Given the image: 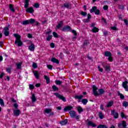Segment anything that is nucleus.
Returning a JSON list of instances; mask_svg holds the SVG:
<instances>
[{
	"label": "nucleus",
	"mask_w": 128,
	"mask_h": 128,
	"mask_svg": "<svg viewBox=\"0 0 128 128\" xmlns=\"http://www.w3.org/2000/svg\"><path fill=\"white\" fill-rule=\"evenodd\" d=\"M93 94L95 96H100V94H104V90L102 88H100L98 90V92L97 90L98 88L96 87V86L94 85L93 86Z\"/></svg>",
	"instance_id": "f257e3e1"
},
{
	"label": "nucleus",
	"mask_w": 128,
	"mask_h": 128,
	"mask_svg": "<svg viewBox=\"0 0 128 128\" xmlns=\"http://www.w3.org/2000/svg\"><path fill=\"white\" fill-rule=\"evenodd\" d=\"M14 36L16 38V40H15V44H18V46H22V41L20 40L22 36L18 34H14Z\"/></svg>",
	"instance_id": "f03ea898"
},
{
	"label": "nucleus",
	"mask_w": 128,
	"mask_h": 128,
	"mask_svg": "<svg viewBox=\"0 0 128 128\" xmlns=\"http://www.w3.org/2000/svg\"><path fill=\"white\" fill-rule=\"evenodd\" d=\"M35 20L34 18H30L29 20H26L22 22V24L26 26V24H34Z\"/></svg>",
	"instance_id": "7ed1b4c3"
},
{
	"label": "nucleus",
	"mask_w": 128,
	"mask_h": 128,
	"mask_svg": "<svg viewBox=\"0 0 128 128\" xmlns=\"http://www.w3.org/2000/svg\"><path fill=\"white\" fill-rule=\"evenodd\" d=\"M2 32L4 34L5 36H10V28L8 27H4Z\"/></svg>",
	"instance_id": "20e7f679"
},
{
	"label": "nucleus",
	"mask_w": 128,
	"mask_h": 128,
	"mask_svg": "<svg viewBox=\"0 0 128 128\" xmlns=\"http://www.w3.org/2000/svg\"><path fill=\"white\" fill-rule=\"evenodd\" d=\"M54 96H56V98H58L60 100H62L63 102H66V98H64L63 96L60 95L58 93H54Z\"/></svg>",
	"instance_id": "39448f33"
},
{
	"label": "nucleus",
	"mask_w": 128,
	"mask_h": 128,
	"mask_svg": "<svg viewBox=\"0 0 128 128\" xmlns=\"http://www.w3.org/2000/svg\"><path fill=\"white\" fill-rule=\"evenodd\" d=\"M112 116H114V118H118V113L116 112L114 110H112L111 111Z\"/></svg>",
	"instance_id": "423d86ee"
},
{
	"label": "nucleus",
	"mask_w": 128,
	"mask_h": 128,
	"mask_svg": "<svg viewBox=\"0 0 128 128\" xmlns=\"http://www.w3.org/2000/svg\"><path fill=\"white\" fill-rule=\"evenodd\" d=\"M69 114L72 118H76V112L74 110H70L69 112Z\"/></svg>",
	"instance_id": "0eeeda50"
},
{
	"label": "nucleus",
	"mask_w": 128,
	"mask_h": 128,
	"mask_svg": "<svg viewBox=\"0 0 128 128\" xmlns=\"http://www.w3.org/2000/svg\"><path fill=\"white\" fill-rule=\"evenodd\" d=\"M118 126L120 128H126V121L123 120L122 122V124H119Z\"/></svg>",
	"instance_id": "6e6552de"
},
{
	"label": "nucleus",
	"mask_w": 128,
	"mask_h": 128,
	"mask_svg": "<svg viewBox=\"0 0 128 128\" xmlns=\"http://www.w3.org/2000/svg\"><path fill=\"white\" fill-rule=\"evenodd\" d=\"M72 30V28L69 26H64L62 28L63 32H70Z\"/></svg>",
	"instance_id": "1a4fd4ad"
},
{
	"label": "nucleus",
	"mask_w": 128,
	"mask_h": 128,
	"mask_svg": "<svg viewBox=\"0 0 128 128\" xmlns=\"http://www.w3.org/2000/svg\"><path fill=\"white\" fill-rule=\"evenodd\" d=\"M128 81H126L122 82V86L123 88L125 89L126 92H128Z\"/></svg>",
	"instance_id": "9d476101"
},
{
	"label": "nucleus",
	"mask_w": 128,
	"mask_h": 128,
	"mask_svg": "<svg viewBox=\"0 0 128 128\" xmlns=\"http://www.w3.org/2000/svg\"><path fill=\"white\" fill-rule=\"evenodd\" d=\"M62 8H72V4L70 3H64Z\"/></svg>",
	"instance_id": "9b49d317"
},
{
	"label": "nucleus",
	"mask_w": 128,
	"mask_h": 128,
	"mask_svg": "<svg viewBox=\"0 0 128 128\" xmlns=\"http://www.w3.org/2000/svg\"><path fill=\"white\" fill-rule=\"evenodd\" d=\"M14 116H18L20 114V110H14Z\"/></svg>",
	"instance_id": "f8f14e48"
},
{
	"label": "nucleus",
	"mask_w": 128,
	"mask_h": 128,
	"mask_svg": "<svg viewBox=\"0 0 128 128\" xmlns=\"http://www.w3.org/2000/svg\"><path fill=\"white\" fill-rule=\"evenodd\" d=\"M26 12H30V14H32L34 12V8L32 7H30L29 8H26Z\"/></svg>",
	"instance_id": "ddd939ff"
},
{
	"label": "nucleus",
	"mask_w": 128,
	"mask_h": 128,
	"mask_svg": "<svg viewBox=\"0 0 128 128\" xmlns=\"http://www.w3.org/2000/svg\"><path fill=\"white\" fill-rule=\"evenodd\" d=\"M24 2L25 4L24 8H28V6H30V0H24Z\"/></svg>",
	"instance_id": "4468645a"
},
{
	"label": "nucleus",
	"mask_w": 128,
	"mask_h": 128,
	"mask_svg": "<svg viewBox=\"0 0 128 128\" xmlns=\"http://www.w3.org/2000/svg\"><path fill=\"white\" fill-rule=\"evenodd\" d=\"M35 46L34 44H31L30 46H28V50H30V52H34V50Z\"/></svg>",
	"instance_id": "2eb2a0df"
},
{
	"label": "nucleus",
	"mask_w": 128,
	"mask_h": 128,
	"mask_svg": "<svg viewBox=\"0 0 128 128\" xmlns=\"http://www.w3.org/2000/svg\"><path fill=\"white\" fill-rule=\"evenodd\" d=\"M64 24V22L60 21L58 25H56V28L58 30L62 28V25Z\"/></svg>",
	"instance_id": "dca6fc26"
},
{
	"label": "nucleus",
	"mask_w": 128,
	"mask_h": 128,
	"mask_svg": "<svg viewBox=\"0 0 128 128\" xmlns=\"http://www.w3.org/2000/svg\"><path fill=\"white\" fill-rule=\"evenodd\" d=\"M88 126H92V128H96V124H94L92 121L88 122Z\"/></svg>",
	"instance_id": "f3484780"
},
{
	"label": "nucleus",
	"mask_w": 128,
	"mask_h": 128,
	"mask_svg": "<svg viewBox=\"0 0 128 128\" xmlns=\"http://www.w3.org/2000/svg\"><path fill=\"white\" fill-rule=\"evenodd\" d=\"M97 10L98 7L96 6H92V9L90 10V12H91V14H92V12H96Z\"/></svg>",
	"instance_id": "a211bd4d"
},
{
	"label": "nucleus",
	"mask_w": 128,
	"mask_h": 128,
	"mask_svg": "<svg viewBox=\"0 0 128 128\" xmlns=\"http://www.w3.org/2000/svg\"><path fill=\"white\" fill-rule=\"evenodd\" d=\"M72 108V106H66L64 108V112H67V110H70Z\"/></svg>",
	"instance_id": "6ab92c4d"
},
{
	"label": "nucleus",
	"mask_w": 128,
	"mask_h": 128,
	"mask_svg": "<svg viewBox=\"0 0 128 128\" xmlns=\"http://www.w3.org/2000/svg\"><path fill=\"white\" fill-rule=\"evenodd\" d=\"M16 68H17L18 70H20V68H22V63L21 62L16 63Z\"/></svg>",
	"instance_id": "aec40b11"
},
{
	"label": "nucleus",
	"mask_w": 128,
	"mask_h": 128,
	"mask_svg": "<svg viewBox=\"0 0 128 128\" xmlns=\"http://www.w3.org/2000/svg\"><path fill=\"white\" fill-rule=\"evenodd\" d=\"M68 119H66L64 120L63 121H61L60 122V124H62V126H65L66 124H68Z\"/></svg>",
	"instance_id": "412c9836"
},
{
	"label": "nucleus",
	"mask_w": 128,
	"mask_h": 128,
	"mask_svg": "<svg viewBox=\"0 0 128 128\" xmlns=\"http://www.w3.org/2000/svg\"><path fill=\"white\" fill-rule=\"evenodd\" d=\"M9 8H10V10L12 12H14L16 10H14V5L12 4H9Z\"/></svg>",
	"instance_id": "4be33fe9"
},
{
	"label": "nucleus",
	"mask_w": 128,
	"mask_h": 128,
	"mask_svg": "<svg viewBox=\"0 0 128 128\" xmlns=\"http://www.w3.org/2000/svg\"><path fill=\"white\" fill-rule=\"evenodd\" d=\"M104 70H106V72H110V66H105Z\"/></svg>",
	"instance_id": "5701e85b"
},
{
	"label": "nucleus",
	"mask_w": 128,
	"mask_h": 128,
	"mask_svg": "<svg viewBox=\"0 0 128 128\" xmlns=\"http://www.w3.org/2000/svg\"><path fill=\"white\" fill-rule=\"evenodd\" d=\"M112 104H114V101H110L108 102L106 106V108H111V106H112Z\"/></svg>",
	"instance_id": "b1692460"
},
{
	"label": "nucleus",
	"mask_w": 128,
	"mask_h": 128,
	"mask_svg": "<svg viewBox=\"0 0 128 128\" xmlns=\"http://www.w3.org/2000/svg\"><path fill=\"white\" fill-rule=\"evenodd\" d=\"M117 94H118V96H120V98H121V100H124V94H122L120 92V91H118Z\"/></svg>",
	"instance_id": "393cba45"
},
{
	"label": "nucleus",
	"mask_w": 128,
	"mask_h": 128,
	"mask_svg": "<svg viewBox=\"0 0 128 128\" xmlns=\"http://www.w3.org/2000/svg\"><path fill=\"white\" fill-rule=\"evenodd\" d=\"M51 62H55L56 64H60V61H58V60L54 58H52Z\"/></svg>",
	"instance_id": "a878e982"
},
{
	"label": "nucleus",
	"mask_w": 128,
	"mask_h": 128,
	"mask_svg": "<svg viewBox=\"0 0 128 128\" xmlns=\"http://www.w3.org/2000/svg\"><path fill=\"white\" fill-rule=\"evenodd\" d=\"M44 78L45 80H46V84H50V77H48V76H44Z\"/></svg>",
	"instance_id": "bb28decb"
},
{
	"label": "nucleus",
	"mask_w": 128,
	"mask_h": 128,
	"mask_svg": "<svg viewBox=\"0 0 128 128\" xmlns=\"http://www.w3.org/2000/svg\"><path fill=\"white\" fill-rule=\"evenodd\" d=\"M31 99L32 100V102H36V98L34 94H32Z\"/></svg>",
	"instance_id": "cd10ccee"
},
{
	"label": "nucleus",
	"mask_w": 128,
	"mask_h": 128,
	"mask_svg": "<svg viewBox=\"0 0 128 128\" xmlns=\"http://www.w3.org/2000/svg\"><path fill=\"white\" fill-rule=\"evenodd\" d=\"M105 56H112V52L108 51H106L104 52Z\"/></svg>",
	"instance_id": "c85d7f7f"
},
{
	"label": "nucleus",
	"mask_w": 128,
	"mask_h": 128,
	"mask_svg": "<svg viewBox=\"0 0 128 128\" xmlns=\"http://www.w3.org/2000/svg\"><path fill=\"white\" fill-rule=\"evenodd\" d=\"M88 99H86V98L82 99V104H84V106H86V104H88Z\"/></svg>",
	"instance_id": "c756f323"
},
{
	"label": "nucleus",
	"mask_w": 128,
	"mask_h": 128,
	"mask_svg": "<svg viewBox=\"0 0 128 128\" xmlns=\"http://www.w3.org/2000/svg\"><path fill=\"white\" fill-rule=\"evenodd\" d=\"M34 76L36 78L38 79L40 78V75H38V71H35L34 72Z\"/></svg>",
	"instance_id": "7c9ffc66"
},
{
	"label": "nucleus",
	"mask_w": 128,
	"mask_h": 128,
	"mask_svg": "<svg viewBox=\"0 0 128 128\" xmlns=\"http://www.w3.org/2000/svg\"><path fill=\"white\" fill-rule=\"evenodd\" d=\"M78 110L79 114H81L82 112H84V109H82L81 106H78Z\"/></svg>",
	"instance_id": "2f4dec72"
},
{
	"label": "nucleus",
	"mask_w": 128,
	"mask_h": 128,
	"mask_svg": "<svg viewBox=\"0 0 128 128\" xmlns=\"http://www.w3.org/2000/svg\"><path fill=\"white\" fill-rule=\"evenodd\" d=\"M44 112H46V114H50V112H52V109L46 108L44 110Z\"/></svg>",
	"instance_id": "473e14b6"
},
{
	"label": "nucleus",
	"mask_w": 128,
	"mask_h": 128,
	"mask_svg": "<svg viewBox=\"0 0 128 128\" xmlns=\"http://www.w3.org/2000/svg\"><path fill=\"white\" fill-rule=\"evenodd\" d=\"M98 116L100 118V120H102V118H104V114H102V112H98Z\"/></svg>",
	"instance_id": "72a5a7b5"
},
{
	"label": "nucleus",
	"mask_w": 128,
	"mask_h": 128,
	"mask_svg": "<svg viewBox=\"0 0 128 128\" xmlns=\"http://www.w3.org/2000/svg\"><path fill=\"white\" fill-rule=\"evenodd\" d=\"M52 88L54 92H56L58 90V88L55 85H54L53 86H52Z\"/></svg>",
	"instance_id": "f704fd0d"
},
{
	"label": "nucleus",
	"mask_w": 128,
	"mask_h": 128,
	"mask_svg": "<svg viewBox=\"0 0 128 128\" xmlns=\"http://www.w3.org/2000/svg\"><path fill=\"white\" fill-rule=\"evenodd\" d=\"M82 98H84V96L82 95H81V96L76 95L75 96V98H77L78 100H82Z\"/></svg>",
	"instance_id": "c9c22d12"
},
{
	"label": "nucleus",
	"mask_w": 128,
	"mask_h": 128,
	"mask_svg": "<svg viewBox=\"0 0 128 128\" xmlns=\"http://www.w3.org/2000/svg\"><path fill=\"white\" fill-rule=\"evenodd\" d=\"M0 104L2 106H4V100L0 98Z\"/></svg>",
	"instance_id": "e433bc0d"
},
{
	"label": "nucleus",
	"mask_w": 128,
	"mask_h": 128,
	"mask_svg": "<svg viewBox=\"0 0 128 128\" xmlns=\"http://www.w3.org/2000/svg\"><path fill=\"white\" fill-rule=\"evenodd\" d=\"M123 106H124V108H126L127 106H128V102L126 101H124L123 102V104H122Z\"/></svg>",
	"instance_id": "4c0bfd02"
},
{
	"label": "nucleus",
	"mask_w": 128,
	"mask_h": 128,
	"mask_svg": "<svg viewBox=\"0 0 128 128\" xmlns=\"http://www.w3.org/2000/svg\"><path fill=\"white\" fill-rule=\"evenodd\" d=\"M121 118H128V116H126L124 112H122L120 114Z\"/></svg>",
	"instance_id": "58836bf2"
},
{
	"label": "nucleus",
	"mask_w": 128,
	"mask_h": 128,
	"mask_svg": "<svg viewBox=\"0 0 128 128\" xmlns=\"http://www.w3.org/2000/svg\"><path fill=\"white\" fill-rule=\"evenodd\" d=\"M92 32H98V28H96V27H94L93 29H92Z\"/></svg>",
	"instance_id": "ea45409f"
},
{
	"label": "nucleus",
	"mask_w": 128,
	"mask_h": 128,
	"mask_svg": "<svg viewBox=\"0 0 128 128\" xmlns=\"http://www.w3.org/2000/svg\"><path fill=\"white\" fill-rule=\"evenodd\" d=\"M88 44H90V40H86L84 42V46H88Z\"/></svg>",
	"instance_id": "a19ab883"
},
{
	"label": "nucleus",
	"mask_w": 128,
	"mask_h": 128,
	"mask_svg": "<svg viewBox=\"0 0 128 128\" xmlns=\"http://www.w3.org/2000/svg\"><path fill=\"white\" fill-rule=\"evenodd\" d=\"M56 84H58V86H60V84H62V82L60 80H56L55 81Z\"/></svg>",
	"instance_id": "79ce46f5"
},
{
	"label": "nucleus",
	"mask_w": 128,
	"mask_h": 128,
	"mask_svg": "<svg viewBox=\"0 0 128 128\" xmlns=\"http://www.w3.org/2000/svg\"><path fill=\"white\" fill-rule=\"evenodd\" d=\"M52 35H49L48 37L46 38V40H48L50 42V40H52Z\"/></svg>",
	"instance_id": "37998d69"
},
{
	"label": "nucleus",
	"mask_w": 128,
	"mask_h": 128,
	"mask_svg": "<svg viewBox=\"0 0 128 128\" xmlns=\"http://www.w3.org/2000/svg\"><path fill=\"white\" fill-rule=\"evenodd\" d=\"M34 6L36 8H40V4L38 3L34 4Z\"/></svg>",
	"instance_id": "c03bdc74"
},
{
	"label": "nucleus",
	"mask_w": 128,
	"mask_h": 128,
	"mask_svg": "<svg viewBox=\"0 0 128 128\" xmlns=\"http://www.w3.org/2000/svg\"><path fill=\"white\" fill-rule=\"evenodd\" d=\"M80 14L83 16H86V14H88V13L86 12H84V11H82L80 12Z\"/></svg>",
	"instance_id": "a18cd8bd"
},
{
	"label": "nucleus",
	"mask_w": 128,
	"mask_h": 128,
	"mask_svg": "<svg viewBox=\"0 0 128 128\" xmlns=\"http://www.w3.org/2000/svg\"><path fill=\"white\" fill-rule=\"evenodd\" d=\"M98 70H99V72H104V69L102 68H100V66H98Z\"/></svg>",
	"instance_id": "49530a36"
},
{
	"label": "nucleus",
	"mask_w": 128,
	"mask_h": 128,
	"mask_svg": "<svg viewBox=\"0 0 128 128\" xmlns=\"http://www.w3.org/2000/svg\"><path fill=\"white\" fill-rule=\"evenodd\" d=\"M106 128V125H102L100 124L98 126V128Z\"/></svg>",
	"instance_id": "de8ad7c7"
},
{
	"label": "nucleus",
	"mask_w": 128,
	"mask_h": 128,
	"mask_svg": "<svg viewBox=\"0 0 128 128\" xmlns=\"http://www.w3.org/2000/svg\"><path fill=\"white\" fill-rule=\"evenodd\" d=\"M52 34L54 38H58V34L56 32H53Z\"/></svg>",
	"instance_id": "09e8293b"
},
{
	"label": "nucleus",
	"mask_w": 128,
	"mask_h": 128,
	"mask_svg": "<svg viewBox=\"0 0 128 128\" xmlns=\"http://www.w3.org/2000/svg\"><path fill=\"white\" fill-rule=\"evenodd\" d=\"M100 10L97 9V10H96V12H95V14H97V15H99L100 14Z\"/></svg>",
	"instance_id": "8fccbe9b"
},
{
	"label": "nucleus",
	"mask_w": 128,
	"mask_h": 128,
	"mask_svg": "<svg viewBox=\"0 0 128 128\" xmlns=\"http://www.w3.org/2000/svg\"><path fill=\"white\" fill-rule=\"evenodd\" d=\"M6 71L7 72H8L9 74H10V72H12V70L10 68H6Z\"/></svg>",
	"instance_id": "3c124183"
},
{
	"label": "nucleus",
	"mask_w": 128,
	"mask_h": 128,
	"mask_svg": "<svg viewBox=\"0 0 128 128\" xmlns=\"http://www.w3.org/2000/svg\"><path fill=\"white\" fill-rule=\"evenodd\" d=\"M29 88L30 90H34V84H30Z\"/></svg>",
	"instance_id": "603ef678"
},
{
	"label": "nucleus",
	"mask_w": 128,
	"mask_h": 128,
	"mask_svg": "<svg viewBox=\"0 0 128 128\" xmlns=\"http://www.w3.org/2000/svg\"><path fill=\"white\" fill-rule=\"evenodd\" d=\"M103 8L104 10H108V6L106 5L104 6L103 7Z\"/></svg>",
	"instance_id": "864d4df0"
},
{
	"label": "nucleus",
	"mask_w": 128,
	"mask_h": 128,
	"mask_svg": "<svg viewBox=\"0 0 128 128\" xmlns=\"http://www.w3.org/2000/svg\"><path fill=\"white\" fill-rule=\"evenodd\" d=\"M32 67L34 68H38V65H36V64L34 63L32 64Z\"/></svg>",
	"instance_id": "5fc2aeb1"
},
{
	"label": "nucleus",
	"mask_w": 128,
	"mask_h": 128,
	"mask_svg": "<svg viewBox=\"0 0 128 128\" xmlns=\"http://www.w3.org/2000/svg\"><path fill=\"white\" fill-rule=\"evenodd\" d=\"M72 34H74V36H76L78 34V33H76V31L74 30H72Z\"/></svg>",
	"instance_id": "6e6d98bb"
},
{
	"label": "nucleus",
	"mask_w": 128,
	"mask_h": 128,
	"mask_svg": "<svg viewBox=\"0 0 128 128\" xmlns=\"http://www.w3.org/2000/svg\"><path fill=\"white\" fill-rule=\"evenodd\" d=\"M47 68L49 70H52V65H47Z\"/></svg>",
	"instance_id": "4d7b16f0"
},
{
	"label": "nucleus",
	"mask_w": 128,
	"mask_h": 128,
	"mask_svg": "<svg viewBox=\"0 0 128 128\" xmlns=\"http://www.w3.org/2000/svg\"><path fill=\"white\" fill-rule=\"evenodd\" d=\"M83 22H90V20H88V18H87V19H84L83 20Z\"/></svg>",
	"instance_id": "13d9d810"
},
{
	"label": "nucleus",
	"mask_w": 128,
	"mask_h": 128,
	"mask_svg": "<svg viewBox=\"0 0 128 128\" xmlns=\"http://www.w3.org/2000/svg\"><path fill=\"white\" fill-rule=\"evenodd\" d=\"M119 8L124 10V5H119Z\"/></svg>",
	"instance_id": "bf43d9fd"
},
{
	"label": "nucleus",
	"mask_w": 128,
	"mask_h": 128,
	"mask_svg": "<svg viewBox=\"0 0 128 128\" xmlns=\"http://www.w3.org/2000/svg\"><path fill=\"white\" fill-rule=\"evenodd\" d=\"M124 22L126 26H128V20L124 19Z\"/></svg>",
	"instance_id": "052dcab7"
},
{
	"label": "nucleus",
	"mask_w": 128,
	"mask_h": 128,
	"mask_svg": "<svg viewBox=\"0 0 128 128\" xmlns=\"http://www.w3.org/2000/svg\"><path fill=\"white\" fill-rule=\"evenodd\" d=\"M104 36H108V31L104 30L103 32Z\"/></svg>",
	"instance_id": "680f3d73"
},
{
	"label": "nucleus",
	"mask_w": 128,
	"mask_h": 128,
	"mask_svg": "<svg viewBox=\"0 0 128 128\" xmlns=\"http://www.w3.org/2000/svg\"><path fill=\"white\" fill-rule=\"evenodd\" d=\"M90 18H92V15H90V14H88V19L90 20Z\"/></svg>",
	"instance_id": "e2e57ef3"
},
{
	"label": "nucleus",
	"mask_w": 128,
	"mask_h": 128,
	"mask_svg": "<svg viewBox=\"0 0 128 128\" xmlns=\"http://www.w3.org/2000/svg\"><path fill=\"white\" fill-rule=\"evenodd\" d=\"M64 56V54H62V53H60V58H63Z\"/></svg>",
	"instance_id": "0e129e2a"
},
{
	"label": "nucleus",
	"mask_w": 128,
	"mask_h": 128,
	"mask_svg": "<svg viewBox=\"0 0 128 128\" xmlns=\"http://www.w3.org/2000/svg\"><path fill=\"white\" fill-rule=\"evenodd\" d=\"M14 107L15 108L17 109L18 108V104L15 103L14 104Z\"/></svg>",
	"instance_id": "69168bd1"
},
{
	"label": "nucleus",
	"mask_w": 128,
	"mask_h": 128,
	"mask_svg": "<svg viewBox=\"0 0 128 128\" xmlns=\"http://www.w3.org/2000/svg\"><path fill=\"white\" fill-rule=\"evenodd\" d=\"M28 37L29 38H32V34H28Z\"/></svg>",
	"instance_id": "338daca9"
},
{
	"label": "nucleus",
	"mask_w": 128,
	"mask_h": 128,
	"mask_svg": "<svg viewBox=\"0 0 128 128\" xmlns=\"http://www.w3.org/2000/svg\"><path fill=\"white\" fill-rule=\"evenodd\" d=\"M50 46H51L52 48H54V43H51L50 44Z\"/></svg>",
	"instance_id": "774afa93"
}]
</instances>
